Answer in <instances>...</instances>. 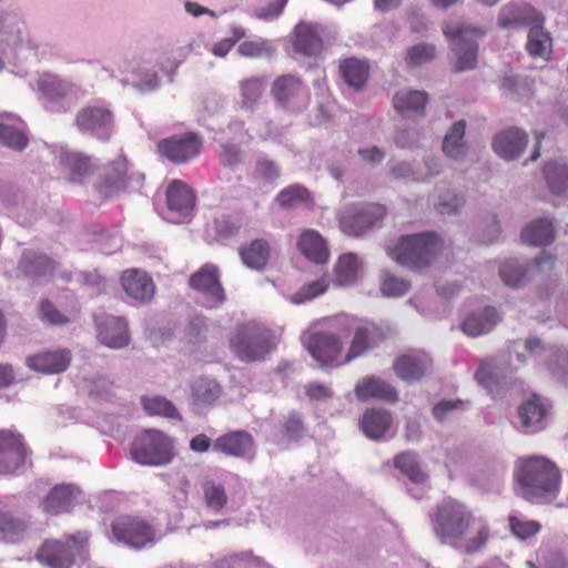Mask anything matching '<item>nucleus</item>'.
Wrapping results in <instances>:
<instances>
[{
    "instance_id": "obj_1",
    "label": "nucleus",
    "mask_w": 568,
    "mask_h": 568,
    "mask_svg": "<svg viewBox=\"0 0 568 568\" xmlns=\"http://www.w3.org/2000/svg\"><path fill=\"white\" fill-rule=\"evenodd\" d=\"M386 338L376 323L357 317H338L326 329L311 328L302 344L321 367H341L378 347Z\"/></svg>"
},
{
    "instance_id": "obj_2",
    "label": "nucleus",
    "mask_w": 568,
    "mask_h": 568,
    "mask_svg": "<svg viewBox=\"0 0 568 568\" xmlns=\"http://www.w3.org/2000/svg\"><path fill=\"white\" fill-rule=\"evenodd\" d=\"M434 531L443 544L474 554L483 549L489 538V529L477 520L466 506L445 501L437 507Z\"/></svg>"
},
{
    "instance_id": "obj_3",
    "label": "nucleus",
    "mask_w": 568,
    "mask_h": 568,
    "mask_svg": "<svg viewBox=\"0 0 568 568\" xmlns=\"http://www.w3.org/2000/svg\"><path fill=\"white\" fill-rule=\"evenodd\" d=\"M515 479L523 498L531 503H548L558 495L562 476L555 462L531 455L517 460Z\"/></svg>"
},
{
    "instance_id": "obj_4",
    "label": "nucleus",
    "mask_w": 568,
    "mask_h": 568,
    "mask_svg": "<svg viewBox=\"0 0 568 568\" xmlns=\"http://www.w3.org/2000/svg\"><path fill=\"white\" fill-rule=\"evenodd\" d=\"M442 250L443 242L438 235L427 232L402 236L389 253L398 264L422 270L433 264Z\"/></svg>"
},
{
    "instance_id": "obj_5",
    "label": "nucleus",
    "mask_w": 568,
    "mask_h": 568,
    "mask_svg": "<svg viewBox=\"0 0 568 568\" xmlns=\"http://www.w3.org/2000/svg\"><path fill=\"white\" fill-rule=\"evenodd\" d=\"M130 455L142 466H164L175 456L174 440L164 432L150 428L135 436Z\"/></svg>"
},
{
    "instance_id": "obj_6",
    "label": "nucleus",
    "mask_w": 568,
    "mask_h": 568,
    "mask_svg": "<svg viewBox=\"0 0 568 568\" xmlns=\"http://www.w3.org/2000/svg\"><path fill=\"white\" fill-rule=\"evenodd\" d=\"M89 534L77 531L64 535L62 539H45L36 554V558L49 568H71L77 555L87 550Z\"/></svg>"
},
{
    "instance_id": "obj_7",
    "label": "nucleus",
    "mask_w": 568,
    "mask_h": 568,
    "mask_svg": "<svg viewBox=\"0 0 568 568\" xmlns=\"http://www.w3.org/2000/svg\"><path fill=\"white\" fill-rule=\"evenodd\" d=\"M444 36L456 55L455 71L471 70L477 64L478 39L485 32L464 22H448L443 28Z\"/></svg>"
},
{
    "instance_id": "obj_8",
    "label": "nucleus",
    "mask_w": 568,
    "mask_h": 568,
    "mask_svg": "<svg viewBox=\"0 0 568 568\" xmlns=\"http://www.w3.org/2000/svg\"><path fill=\"white\" fill-rule=\"evenodd\" d=\"M230 347L243 362L258 361L273 348L272 333L256 323H245L234 332L230 339Z\"/></svg>"
},
{
    "instance_id": "obj_9",
    "label": "nucleus",
    "mask_w": 568,
    "mask_h": 568,
    "mask_svg": "<svg viewBox=\"0 0 568 568\" xmlns=\"http://www.w3.org/2000/svg\"><path fill=\"white\" fill-rule=\"evenodd\" d=\"M388 213L384 204L375 202H356L346 205L337 214L341 231L358 237L381 224Z\"/></svg>"
},
{
    "instance_id": "obj_10",
    "label": "nucleus",
    "mask_w": 568,
    "mask_h": 568,
    "mask_svg": "<svg viewBox=\"0 0 568 568\" xmlns=\"http://www.w3.org/2000/svg\"><path fill=\"white\" fill-rule=\"evenodd\" d=\"M112 536L115 541L132 548H142L154 541L155 531L143 518L120 515L112 520Z\"/></svg>"
},
{
    "instance_id": "obj_11",
    "label": "nucleus",
    "mask_w": 568,
    "mask_h": 568,
    "mask_svg": "<svg viewBox=\"0 0 568 568\" xmlns=\"http://www.w3.org/2000/svg\"><path fill=\"white\" fill-rule=\"evenodd\" d=\"M271 94L282 108L291 112L302 111L311 101L307 87L292 74L277 77L272 83Z\"/></svg>"
},
{
    "instance_id": "obj_12",
    "label": "nucleus",
    "mask_w": 568,
    "mask_h": 568,
    "mask_svg": "<svg viewBox=\"0 0 568 568\" xmlns=\"http://www.w3.org/2000/svg\"><path fill=\"white\" fill-rule=\"evenodd\" d=\"M158 151L175 164L192 161L202 151V140L194 132H185L163 139L158 143Z\"/></svg>"
},
{
    "instance_id": "obj_13",
    "label": "nucleus",
    "mask_w": 568,
    "mask_h": 568,
    "mask_svg": "<svg viewBox=\"0 0 568 568\" xmlns=\"http://www.w3.org/2000/svg\"><path fill=\"white\" fill-rule=\"evenodd\" d=\"M77 128L101 140H109L114 126V115L105 104L87 105L75 116Z\"/></svg>"
},
{
    "instance_id": "obj_14",
    "label": "nucleus",
    "mask_w": 568,
    "mask_h": 568,
    "mask_svg": "<svg viewBox=\"0 0 568 568\" xmlns=\"http://www.w3.org/2000/svg\"><path fill=\"white\" fill-rule=\"evenodd\" d=\"M190 286L200 292L209 308L220 306L225 300L224 290L220 283L219 271L214 265H204L189 280Z\"/></svg>"
},
{
    "instance_id": "obj_15",
    "label": "nucleus",
    "mask_w": 568,
    "mask_h": 568,
    "mask_svg": "<svg viewBox=\"0 0 568 568\" xmlns=\"http://www.w3.org/2000/svg\"><path fill=\"white\" fill-rule=\"evenodd\" d=\"M497 23L504 30H518L530 28L535 23H545V17L529 3L510 2L499 10Z\"/></svg>"
},
{
    "instance_id": "obj_16",
    "label": "nucleus",
    "mask_w": 568,
    "mask_h": 568,
    "mask_svg": "<svg viewBox=\"0 0 568 568\" xmlns=\"http://www.w3.org/2000/svg\"><path fill=\"white\" fill-rule=\"evenodd\" d=\"M195 194L193 190L181 180H173L166 189V204L172 215V221L181 223L189 221L195 207Z\"/></svg>"
},
{
    "instance_id": "obj_17",
    "label": "nucleus",
    "mask_w": 568,
    "mask_h": 568,
    "mask_svg": "<svg viewBox=\"0 0 568 568\" xmlns=\"http://www.w3.org/2000/svg\"><path fill=\"white\" fill-rule=\"evenodd\" d=\"M23 437L11 430H0V475L14 474L26 462Z\"/></svg>"
},
{
    "instance_id": "obj_18",
    "label": "nucleus",
    "mask_w": 568,
    "mask_h": 568,
    "mask_svg": "<svg viewBox=\"0 0 568 568\" xmlns=\"http://www.w3.org/2000/svg\"><path fill=\"white\" fill-rule=\"evenodd\" d=\"M133 175L125 159L112 161L105 169L102 181L97 185L101 199L109 200L126 191Z\"/></svg>"
},
{
    "instance_id": "obj_19",
    "label": "nucleus",
    "mask_w": 568,
    "mask_h": 568,
    "mask_svg": "<svg viewBox=\"0 0 568 568\" xmlns=\"http://www.w3.org/2000/svg\"><path fill=\"white\" fill-rule=\"evenodd\" d=\"M354 394L359 402L371 400L395 404L398 402L397 389L384 378L368 375L357 382Z\"/></svg>"
},
{
    "instance_id": "obj_20",
    "label": "nucleus",
    "mask_w": 568,
    "mask_h": 568,
    "mask_svg": "<svg viewBox=\"0 0 568 568\" xmlns=\"http://www.w3.org/2000/svg\"><path fill=\"white\" fill-rule=\"evenodd\" d=\"M253 436L246 430H232L220 435L213 442V452L234 458H251Z\"/></svg>"
},
{
    "instance_id": "obj_21",
    "label": "nucleus",
    "mask_w": 568,
    "mask_h": 568,
    "mask_svg": "<svg viewBox=\"0 0 568 568\" xmlns=\"http://www.w3.org/2000/svg\"><path fill=\"white\" fill-rule=\"evenodd\" d=\"M548 409L540 396L534 394L518 407L519 428L525 434H535L545 428Z\"/></svg>"
},
{
    "instance_id": "obj_22",
    "label": "nucleus",
    "mask_w": 568,
    "mask_h": 568,
    "mask_svg": "<svg viewBox=\"0 0 568 568\" xmlns=\"http://www.w3.org/2000/svg\"><path fill=\"white\" fill-rule=\"evenodd\" d=\"M80 489L73 484L55 485L42 499V510L50 515L69 513L74 506Z\"/></svg>"
},
{
    "instance_id": "obj_23",
    "label": "nucleus",
    "mask_w": 568,
    "mask_h": 568,
    "mask_svg": "<svg viewBox=\"0 0 568 568\" xmlns=\"http://www.w3.org/2000/svg\"><path fill=\"white\" fill-rule=\"evenodd\" d=\"M432 361L425 353H409L398 356L393 364L395 374L402 381L412 383L422 379Z\"/></svg>"
},
{
    "instance_id": "obj_24",
    "label": "nucleus",
    "mask_w": 568,
    "mask_h": 568,
    "mask_svg": "<svg viewBox=\"0 0 568 568\" xmlns=\"http://www.w3.org/2000/svg\"><path fill=\"white\" fill-rule=\"evenodd\" d=\"M71 362V353L69 349H55L38 353L27 357V366L43 374H59L64 372Z\"/></svg>"
},
{
    "instance_id": "obj_25",
    "label": "nucleus",
    "mask_w": 568,
    "mask_h": 568,
    "mask_svg": "<svg viewBox=\"0 0 568 568\" xmlns=\"http://www.w3.org/2000/svg\"><path fill=\"white\" fill-rule=\"evenodd\" d=\"M121 284L125 293L139 302H149L155 292L152 278L145 272L135 268L123 272Z\"/></svg>"
},
{
    "instance_id": "obj_26",
    "label": "nucleus",
    "mask_w": 568,
    "mask_h": 568,
    "mask_svg": "<svg viewBox=\"0 0 568 568\" xmlns=\"http://www.w3.org/2000/svg\"><path fill=\"white\" fill-rule=\"evenodd\" d=\"M98 337L110 348L125 347L130 342L128 323L122 317L108 316L99 323Z\"/></svg>"
},
{
    "instance_id": "obj_27",
    "label": "nucleus",
    "mask_w": 568,
    "mask_h": 568,
    "mask_svg": "<svg viewBox=\"0 0 568 568\" xmlns=\"http://www.w3.org/2000/svg\"><path fill=\"white\" fill-rule=\"evenodd\" d=\"M528 142L527 134L517 128L498 133L493 141L494 151L506 160L518 158Z\"/></svg>"
},
{
    "instance_id": "obj_28",
    "label": "nucleus",
    "mask_w": 568,
    "mask_h": 568,
    "mask_svg": "<svg viewBox=\"0 0 568 568\" xmlns=\"http://www.w3.org/2000/svg\"><path fill=\"white\" fill-rule=\"evenodd\" d=\"M297 247L307 260L316 264H325L329 258L327 242L315 230H303L297 240Z\"/></svg>"
},
{
    "instance_id": "obj_29",
    "label": "nucleus",
    "mask_w": 568,
    "mask_h": 568,
    "mask_svg": "<svg viewBox=\"0 0 568 568\" xmlns=\"http://www.w3.org/2000/svg\"><path fill=\"white\" fill-rule=\"evenodd\" d=\"M427 102V93L419 90L398 91L393 97L395 111L404 118L423 116Z\"/></svg>"
},
{
    "instance_id": "obj_30",
    "label": "nucleus",
    "mask_w": 568,
    "mask_h": 568,
    "mask_svg": "<svg viewBox=\"0 0 568 568\" xmlns=\"http://www.w3.org/2000/svg\"><path fill=\"white\" fill-rule=\"evenodd\" d=\"M243 264L255 271L265 268L271 257L270 243L264 239H255L239 250Z\"/></svg>"
},
{
    "instance_id": "obj_31",
    "label": "nucleus",
    "mask_w": 568,
    "mask_h": 568,
    "mask_svg": "<svg viewBox=\"0 0 568 568\" xmlns=\"http://www.w3.org/2000/svg\"><path fill=\"white\" fill-rule=\"evenodd\" d=\"M499 316L495 307L487 306L481 312L469 314L462 323V331L471 337L488 333L498 322Z\"/></svg>"
},
{
    "instance_id": "obj_32",
    "label": "nucleus",
    "mask_w": 568,
    "mask_h": 568,
    "mask_svg": "<svg viewBox=\"0 0 568 568\" xmlns=\"http://www.w3.org/2000/svg\"><path fill=\"white\" fill-rule=\"evenodd\" d=\"M392 422L393 418L389 412L372 408L364 413L361 419V428L368 438L379 439L390 428Z\"/></svg>"
},
{
    "instance_id": "obj_33",
    "label": "nucleus",
    "mask_w": 568,
    "mask_h": 568,
    "mask_svg": "<svg viewBox=\"0 0 568 568\" xmlns=\"http://www.w3.org/2000/svg\"><path fill=\"white\" fill-rule=\"evenodd\" d=\"M361 270V262L356 254H342L333 268V284L338 287L356 283Z\"/></svg>"
},
{
    "instance_id": "obj_34",
    "label": "nucleus",
    "mask_w": 568,
    "mask_h": 568,
    "mask_svg": "<svg viewBox=\"0 0 568 568\" xmlns=\"http://www.w3.org/2000/svg\"><path fill=\"white\" fill-rule=\"evenodd\" d=\"M19 266L28 276L51 277L57 270V262L45 254L26 252Z\"/></svg>"
},
{
    "instance_id": "obj_35",
    "label": "nucleus",
    "mask_w": 568,
    "mask_h": 568,
    "mask_svg": "<svg viewBox=\"0 0 568 568\" xmlns=\"http://www.w3.org/2000/svg\"><path fill=\"white\" fill-rule=\"evenodd\" d=\"M293 44L295 51L304 55H316L322 49V39L316 29L307 23L295 27Z\"/></svg>"
},
{
    "instance_id": "obj_36",
    "label": "nucleus",
    "mask_w": 568,
    "mask_h": 568,
    "mask_svg": "<svg viewBox=\"0 0 568 568\" xmlns=\"http://www.w3.org/2000/svg\"><path fill=\"white\" fill-rule=\"evenodd\" d=\"M520 235L526 244L545 246L555 240L554 224L547 219H537L525 226Z\"/></svg>"
},
{
    "instance_id": "obj_37",
    "label": "nucleus",
    "mask_w": 568,
    "mask_h": 568,
    "mask_svg": "<svg viewBox=\"0 0 568 568\" xmlns=\"http://www.w3.org/2000/svg\"><path fill=\"white\" fill-rule=\"evenodd\" d=\"M369 64L366 61L347 58L339 64V73L346 84L361 90L365 87L369 77Z\"/></svg>"
},
{
    "instance_id": "obj_38",
    "label": "nucleus",
    "mask_w": 568,
    "mask_h": 568,
    "mask_svg": "<svg viewBox=\"0 0 568 568\" xmlns=\"http://www.w3.org/2000/svg\"><path fill=\"white\" fill-rule=\"evenodd\" d=\"M526 50L534 58H549L552 40L549 32L544 29V23H535L529 28Z\"/></svg>"
},
{
    "instance_id": "obj_39",
    "label": "nucleus",
    "mask_w": 568,
    "mask_h": 568,
    "mask_svg": "<svg viewBox=\"0 0 568 568\" xmlns=\"http://www.w3.org/2000/svg\"><path fill=\"white\" fill-rule=\"evenodd\" d=\"M465 132L466 122L459 120L454 123L446 133L443 141V151L448 158L460 160L466 155L467 145L464 141Z\"/></svg>"
},
{
    "instance_id": "obj_40",
    "label": "nucleus",
    "mask_w": 568,
    "mask_h": 568,
    "mask_svg": "<svg viewBox=\"0 0 568 568\" xmlns=\"http://www.w3.org/2000/svg\"><path fill=\"white\" fill-rule=\"evenodd\" d=\"M221 386L215 379L200 377L192 384V402L196 407L212 406L221 396Z\"/></svg>"
},
{
    "instance_id": "obj_41",
    "label": "nucleus",
    "mask_w": 568,
    "mask_h": 568,
    "mask_svg": "<svg viewBox=\"0 0 568 568\" xmlns=\"http://www.w3.org/2000/svg\"><path fill=\"white\" fill-rule=\"evenodd\" d=\"M60 162L68 171L70 181H81L83 178L93 173L91 160L77 152H65L60 156Z\"/></svg>"
},
{
    "instance_id": "obj_42",
    "label": "nucleus",
    "mask_w": 568,
    "mask_h": 568,
    "mask_svg": "<svg viewBox=\"0 0 568 568\" xmlns=\"http://www.w3.org/2000/svg\"><path fill=\"white\" fill-rule=\"evenodd\" d=\"M205 506L215 514L221 513L227 505L229 497L222 483L205 480L202 484Z\"/></svg>"
},
{
    "instance_id": "obj_43",
    "label": "nucleus",
    "mask_w": 568,
    "mask_h": 568,
    "mask_svg": "<svg viewBox=\"0 0 568 568\" xmlns=\"http://www.w3.org/2000/svg\"><path fill=\"white\" fill-rule=\"evenodd\" d=\"M545 179L550 191L564 195L568 191V166L557 162H548L544 168Z\"/></svg>"
},
{
    "instance_id": "obj_44",
    "label": "nucleus",
    "mask_w": 568,
    "mask_h": 568,
    "mask_svg": "<svg viewBox=\"0 0 568 568\" xmlns=\"http://www.w3.org/2000/svg\"><path fill=\"white\" fill-rule=\"evenodd\" d=\"M141 403L149 415L182 420V416L174 404L163 396H143Z\"/></svg>"
},
{
    "instance_id": "obj_45",
    "label": "nucleus",
    "mask_w": 568,
    "mask_h": 568,
    "mask_svg": "<svg viewBox=\"0 0 568 568\" xmlns=\"http://www.w3.org/2000/svg\"><path fill=\"white\" fill-rule=\"evenodd\" d=\"M26 530V524L14 517L10 511L0 510V540L4 542L17 541Z\"/></svg>"
},
{
    "instance_id": "obj_46",
    "label": "nucleus",
    "mask_w": 568,
    "mask_h": 568,
    "mask_svg": "<svg viewBox=\"0 0 568 568\" xmlns=\"http://www.w3.org/2000/svg\"><path fill=\"white\" fill-rule=\"evenodd\" d=\"M0 143L16 151L28 145V136L21 125L0 122Z\"/></svg>"
},
{
    "instance_id": "obj_47",
    "label": "nucleus",
    "mask_w": 568,
    "mask_h": 568,
    "mask_svg": "<svg viewBox=\"0 0 568 568\" xmlns=\"http://www.w3.org/2000/svg\"><path fill=\"white\" fill-rule=\"evenodd\" d=\"M394 466L407 476L413 483L420 484L427 478L422 470L416 456L412 453H402L394 458Z\"/></svg>"
},
{
    "instance_id": "obj_48",
    "label": "nucleus",
    "mask_w": 568,
    "mask_h": 568,
    "mask_svg": "<svg viewBox=\"0 0 568 568\" xmlns=\"http://www.w3.org/2000/svg\"><path fill=\"white\" fill-rule=\"evenodd\" d=\"M39 91L49 102H58L67 95V85L55 77H44L39 81Z\"/></svg>"
},
{
    "instance_id": "obj_49",
    "label": "nucleus",
    "mask_w": 568,
    "mask_h": 568,
    "mask_svg": "<svg viewBox=\"0 0 568 568\" xmlns=\"http://www.w3.org/2000/svg\"><path fill=\"white\" fill-rule=\"evenodd\" d=\"M311 200L308 190L301 185H291L282 190L276 197V201L282 207H293L301 203H306Z\"/></svg>"
},
{
    "instance_id": "obj_50",
    "label": "nucleus",
    "mask_w": 568,
    "mask_h": 568,
    "mask_svg": "<svg viewBox=\"0 0 568 568\" xmlns=\"http://www.w3.org/2000/svg\"><path fill=\"white\" fill-rule=\"evenodd\" d=\"M508 524L513 535L521 540H526L537 535L541 529V525L538 521L514 515L509 516Z\"/></svg>"
},
{
    "instance_id": "obj_51",
    "label": "nucleus",
    "mask_w": 568,
    "mask_h": 568,
    "mask_svg": "<svg viewBox=\"0 0 568 568\" xmlns=\"http://www.w3.org/2000/svg\"><path fill=\"white\" fill-rule=\"evenodd\" d=\"M329 286V281L327 276H322L321 278L313 281L311 283L304 284L294 295V303H304L306 301L313 300L322 294H324Z\"/></svg>"
},
{
    "instance_id": "obj_52",
    "label": "nucleus",
    "mask_w": 568,
    "mask_h": 568,
    "mask_svg": "<svg viewBox=\"0 0 568 568\" xmlns=\"http://www.w3.org/2000/svg\"><path fill=\"white\" fill-rule=\"evenodd\" d=\"M499 274L507 286L519 287L525 283L527 270L515 261H508L503 264Z\"/></svg>"
},
{
    "instance_id": "obj_53",
    "label": "nucleus",
    "mask_w": 568,
    "mask_h": 568,
    "mask_svg": "<svg viewBox=\"0 0 568 568\" xmlns=\"http://www.w3.org/2000/svg\"><path fill=\"white\" fill-rule=\"evenodd\" d=\"M243 104L252 108L261 98L264 90V79L252 77L241 82Z\"/></svg>"
},
{
    "instance_id": "obj_54",
    "label": "nucleus",
    "mask_w": 568,
    "mask_h": 568,
    "mask_svg": "<svg viewBox=\"0 0 568 568\" xmlns=\"http://www.w3.org/2000/svg\"><path fill=\"white\" fill-rule=\"evenodd\" d=\"M436 55V48L429 43H418L410 47L406 53V63L409 67H418L433 60Z\"/></svg>"
},
{
    "instance_id": "obj_55",
    "label": "nucleus",
    "mask_w": 568,
    "mask_h": 568,
    "mask_svg": "<svg viewBox=\"0 0 568 568\" xmlns=\"http://www.w3.org/2000/svg\"><path fill=\"white\" fill-rule=\"evenodd\" d=\"M39 318L49 325H65L71 322V317L61 313L55 305L44 298L39 303Z\"/></svg>"
},
{
    "instance_id": "obj_56",
    "label": "nucleus",
    "mask_w": 568,
    "mask_h": 568,
    "mask_svg": "<svg viewBox=\"0 0 568 568\" xmlns=\"http://www.w3.org/2000/svg\"><path fill=\"white\" fill-rule=\"evenodd\" d=\"M280 176V169L275 162L266 158L256 161L253 178L263 183H273Z\"/></svg>"
},
{
    "instance_id": "obj_57",
    "label": "nucleus",
    "mask_w": 568,
    "mask_h": 568,
    "mask_svg": "<svg viewBox=\"0 0 568 568\" xmlns=\"http://www.w3.org/2000/svg\"><path fill=\"white\" fill-rule=\"evenodd\" d=\"M475 377L477 382L490 393H494V387L499 385L497 368L490 361L480 362Z\"/></svg>"
},
{
    "instance_id": "obj_58",
    "label": "nucleus",
    "mask_w": 568,
    "mask_h": 568,
    "mask_svg": "<svg viewBox=\"0 0 568 568\" xmlns=\"http://www.w3.org/2000/svg\"><path fill=\"white\" fill-rule=\"evenodd\" d=\"M239 53L246 58L271 57L273 49L266 40L244 41L239 45Z\"/></svg>"
},
{
    "instance_id": "obj_59",
    "label": "nucleus",
    "mask_w": 568,
    "mask_h": 568,
    "mask_svg": "<svg viewBox=\"0 0 568 568\" xmlns=\"http://www.w3.org/2000/svg\"><path fill=\"white\" fill-rule=\"evenodd\" d=\"M409 283L389 272L383 275L381 291L386 296H402L409 290Z\"/></svg>"
},
{
    "instance_id": "obj_60",
    "label": "nucleus",
    "mask_w": 568,
    "mask_h": 568,
    "mask_svg": "<svg viewBox=\"0 0 568 568\" xmlns=\"http://www.w3.org/2000/svg\"><path fill=\"white\" fill-rule=\"evenodd\" d=\"M305 430L304 423L300 414L293 412L288 414L282 426V436L288 440H297Z\"/></svg>"
},
{
    "instance_id": "obj_61",
    "label": "nucleus",
    "mask_w": 568,
    "mask_h": 568,
    "mask_svg": "<svg viewBox=\"0 0 568 568\" xmlns=\"http://www.w3.org/2000/svg\"><path fill=\"white\" fill-rule=\"evenodd\" d=\"M244 152L239 145L224 143L221 145L220 161L223 166L233 168L243 162Z\"/></svg>"
},
{
    "instance_id": "obj_62",
    "label": "nucleus",
    "mask_w": 568,
    "mask_h": 568,
    "mask_svg": "<svg viewBox=\"0 0 568 568\" xmlns=\"http://www.w3.org/2000/svg\"><path fill=\"white\" fill-rule=\"evenodd\" d=\"M464 204V197L457 194H446L439 197V201L435 204L436 211L439 214H453Z\"/></svg>"
},
{
    "instance_id": "obj_63",
    "label": "nucleus",
    "mask_w": 568,
    "mask_h": 568,
    "mask_svg": "<svg viewBox=\"0 0 568 568\" xmlns=\"http://www.w3.org/2000/svg\"><path fill=\"white\" fill-rule=\"evenodd\" d=\"M206 332V325L204 318L195 316L191 318L184 329L185 337L191 343L200 342Z\"/></svg>"
},
{
    "instance_id": "obj_64",
    "label": "nucleus",
    "mask_w": 568,
    "mask_h": 568,
    "mask_svg": "<svg viewBox=\"0 0 568 568\" xmlns=\"http://www.w3.org/2000/svg\"><path fill=\"white\" fill-rule=\"evenodd\" d=\"M462 404V400H440L434 406L433 415L438 422H443L450 412Z\"/></svg>"
}]
</instances>
